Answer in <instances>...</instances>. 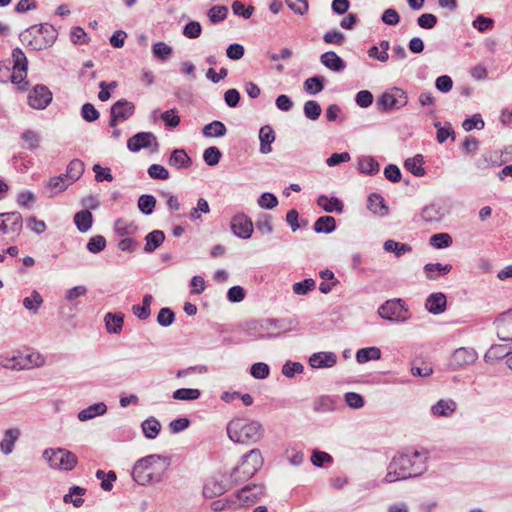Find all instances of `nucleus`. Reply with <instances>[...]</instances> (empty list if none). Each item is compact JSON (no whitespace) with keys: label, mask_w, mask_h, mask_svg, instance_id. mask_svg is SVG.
<instances>
[{"label":"nucleus","mask_w":512,"mask_h":512,"mask_svg":"<svg viewBox=\"0 0 512 512\" xmlns=\"http://www.w3.org/2000/svg\"><path fill=\"white\" fill-rule=\"evenodd\" d=\"M407 103V93L398 87H393L385 91L377 100L378 107L384 111L400 109Z\"/></svg>","instance_id":"8"},{"label":"nucleus","mask_w":512,"mask_h":512,"mask_svg":"<svg viewBox=\"0 0 512 512\" xmlns=\"http://www.w3.org/2000/svg\"><path fill=\"white\" fill-rule=\"evenodd\" d=\"M446 304V296L443 293L438 292L432 293L431 295L428 296L425 302V307L430 313L438 315L445 311Z\"/></svg>","instance_id":"20"},{"label":"nucleus","mask_w":512,"mask_h":512,"mask_svg":"<svg viewBox=\"0 0 512 512\" xmlns=\"http://www.w3.org/2000/svg\"><path fill=\"white\" fill-rule=\"evenodd\" d=\"M107 411V406L103 402H98L93 405L88 406L87 408L81 410L78 413V419L80 421H88L90 419L95 418L96 416H101L105 414Z\"/></svg>","instance_id":"27"},{"label":"nucleus","mask_w":512,"mask_h":512,"mask_svg":"<svg viewBox=\"0 0 512 512\" xmlns=\"http://www.w3.org/2000/svg\"><path fill=\"white\" fill-rule=\"evenodd\" d=\"M227 14V7L219 5L211 7L208 11V17L212 23H218L223 21L227 17Z\"/></svg>","instance_id":"61"},{"label":"nucleus","mask_w":512,"mask_h":512,"mask_svg":"<svg viewBox=\"0 0 512 512\" xmlns=\"http://www.w3.org/2000/svg\"><path fill=\"white\" fill-rule=\"evenodd\" d=\"M478 358V354L475 349L470 347H461L454 351L452 354L450 365L454 370L473 364Z\"/></svg>","instance_id":"14"},{"label":"nucleus","mask_w":512,"mask_h":512,"mask_svg":"<svg viewBox=\"0 0 512 512\" xmlns=\"http://www.w3.org/2000/svg\"><path fill=\"white\" fill-rule=\"evenodd\" d=\"M165 240V234L161 230H153L148 233L145 237V246L144 251L146 253H151L156 250L158 247L162 245Z\"/></svg>","instance_id":"28"},{"label":"nucleus","mask_w":512,"mask_h":512,"mask_svg":"<svg viewBox=\"0 0 512 512\" xmlns=\"http://www.w3.org/2000/svg\"><path fill=\"white\" fill-rule=\"evenodd\" d=\"M337 363V356L333 352H317L310 356L309 364L316 369L331 368Z\"/></svg>","instance_id":"17"},{"label":"nucleus","mask_w":512,"mask_h":512,"mask_svg":"<svg viewBox=\"0 0 512 512\" xmlns=\"http://www.w3.org/2000/svg\"><path fill=\"white\" fill-rule=\"evenodd\" d=\"M321 63L334 72H340L345 69V62L335 52L328 51L321 55Z\"/></svg>","instance_id":"21"},{"label":"nucleus","mask_w":512,"mask_h":512,"mask_svg":"<svg viewBox=\"0 0 512 512\" xmlns=\"http://www.w3.org/2000/svg\"><path fill=\"white\" fill-rule=\"evenodd\" d=\"M135 112V105L126 100L120 99L110 109L109 126L115 128L119 122L126 121Z\"/></svg>","instance_id":"9"},{"label":"nucleus","mask_w":512,"mask_h":512,"mask_svg":"<svg viewBox=\"0 0 512 512\" xmlns=\"http://www.w3.org/2000/svg\"><path fill=\"white\" fill-rule=\"evenodd\" d=\"M168 164L176 169H186L191 166L192 160L184 149H175L169 157Z\"/></svg>","instance_id":"22"},{"label":"nucleus","mask_w":512,"mask_h":512,"mask_svg":"<svg viewBox=\"0 0 512 512\" xmlns=\"http://www.w3.org/2000/svg\"><path fill=\"white\" fill-rule=\"evenodd\" d=\"M498 154V151H490L488 153H485L483 155L484 162H486L487 164H502L512 160V146L505 148V150L501 152V159L499 162L496 161V158H498Z\"/></svg>","instance_id":"41"},{"label":"nucleus","mask_w":512,"mask_h":512,"mask_svg":"<svg viewBox=\"0 0 512 512\" xmlns=\"http://www.w3.org/2000/svg\"><path fill=\"white\" fill-rule=\"evenodd\" d=\"M22 216L18 212L0 214V232L2 234L19 235L22 230Z\"/></svg>","instance_id":"10"},{"label":"nucleus","mask_w":512,"mask_h":512,"mask_svg":"<svg viewBox=\"0 0 512 512\" xmlns=\"http://www.w3.org/2000/svg\"><path fill=\"white\" fill-rule=\"evenodd\" d=\"M259 139H260V152L263 154H267L271 152V144L275 140V133L273 129L269 125H265L261 127L259 131Z\"/></svg>","instance_id":"25"},{"label":"nucleus","mask_w":512,"mask_h":512,"mask_svg":"<svg viewBox=\"0 0 512 512\" xmlns=\"http://www.w3.org/2000/svg\"><path fill=\"white\" fill-rule=\"evenodd\" d=\"M200 395V390L193 388H180L173 392V398L176 400H196Z\"/></svg>","instance_id":"53"},{"label":"nucleus","mask_w":512,"mask_h":512,"mask_svg":"<svg viewBox=\"0 0 512 512\" xmlns=\"http://www.w3.org/2000/svg\"><path fill=\"white\" fill-rule=\"evenodd\" d=\"M358 169L365 174L375 175L379 172V163L371 156L362 157L358 162Z\"/></svg>","instance_id":"42"},{"label":"nucleus","mask_w":512,"mask_h":512,"mask_svg":"<svg viewBox=\"0 0 512 512\" xmlns=\"http://www.w3.org/2000/svg\"><path fill=\"white\" fill-rule=\"evenodd\" d=\"M451 269V264L443 265L441 263H428L424 266V272L429 280H436L437 278L448 274Z\"/></svg>","instance_id":"24"},{"label":"nucleus","mask_w":512,"mask_h":512,"mask_svg":"<svg viewBox=\"0 0 512 512\" xmlns=\"http://www.w3.org/2000/svg\"><path fill=\"white\" fill-rule=\"evenodd\" d=\"M20 437V430L18 428H9L4 433V438L0 442L1 451L5 455L12 453L15 442Z\"/></svg>","instance_id":"23"},{"label":"nucleus","mask_w":512,"mask_h":512,"mask_svg":"<svg viewBox=\"0 0 512 512\" xmlns=\"http://www.w3.org/2000/svg\"><path fill=\"white\" fill-rule=\"evenodd\" d=\"M317 204L323 208L326 212L337 211L341 213L343 211L342 202L336 197H327L326 195H320L317 200Z\"/></svg>","instance_id":"32"},{"label":"nucleus","mask_w":512,"mask_h":512,"mask_svg":"<svg viewBox=\"0 0 512 512\" xmlns=\"http://www.w3.org/2000/svg\"><path fill=\"white\" fill-rule=\"evenodd\" d=\"M175 319V314L170 308H162L160 309L158 316H157V322L160 326L168 327L170 326Z\"/></svg>","instance_id":"62"},{"label":"nucleus","mask_w":512,"mask_h":512,"mask_svg":"<svg viewBox=\"0 0 512 512\" xmlns=\"http://www.w3.org/2000/svg\"><path fill=\"white\" fill-rule=\"evenodd\" d=\"M69 185H71V183L69 182L68 177H65V174L53 177L48 183L50 196L64 191Z\"/></svg>","instance_id":"45"},{"label":"nucleus","mask_w":512,"mask_h":512,"mask_svg":"<svg viewBox=\"0 0 512 512\" xmlns=\"http://www.w3.org/2000/svg\"><path fill=\"white\" fill-rule=\"evenodd\" d=\"M83 172L84 163L79 159H74L68 164L65 177H68L69 182L72 184L80 178Z\"/></svg>","instance_id":"43"},{"label":"nucleus","mask_w":512,"mask_h":512,"mask_svg":"<svg viewBox=\"0 0 512 512\" xmlns=\"http://www.w3.org/2000/svg\"><path fill=\"white\" fill-rule=\"evenodd\" d=\"M303 110H304V115L312 121L317 120L320 117L321 111H322L321 106L315 100L306 101L304 104Z\"/></svg>","instance_id":"54"},{"label":"nucleus","mask_w":512,"mask_h":512,"mask_svg":"<svg viewBox=\"0 0 512 512\" xmlns=\"http://www.w3.org/2000/svg\"><path fill=\"white\" fill-rule=\"evenodd\" d=\"M137 230V227L133 222L126 221L122 218H119L114 223V231L118 236L127 237L134 234Z\"/></svg>","instance_id":"44"},{"label":"nucleus","mask_w":512,"mask_h":512,"mask_svg":"<svg viewBox=\"0 0 512 512\" xmlns=\"http://www.w3.org/2000/svg\"><path fill=\"white\" fill-rule=\"evenodd\" d=\"M43 457L47 460L51 468L61 471H71L78 463L77 456L64 448L45 449Z\"/></svg>","instance_id":"6"},{"label":"nucleus","mask_w":512,"mask_h":512,"mask_svg":"<svg viewBox=\"0 0 512 512\" xmlns=\"http://www.w3.org/2000/svg\"><path fill=\"white\" fill-rule=\"evenodd\" d=\"M74 223L81 233H85L93 224V215L88 210H81L74 215Z\"/></svg>","instance_id":"30"},{"label":"nucleus","mask_w":512,"mask_h":512,"mask_svg":"<svg viewBox=\"0 0 512 512\" xmlns=\"http://www.w3.org/2000/svg\"><path fill=\"white\" fill-rule=\"evenodd\" d=\"M324 78L321 76H313L305 80L304 89L309 94H317L323 90Z\"/></svg>","instance_id":"51"},{"label":"nucleus","mask_w":512,"mask_h":512,"mask_svg":"<svg viewBox=\"0 0 512 512\" xmlns=\"http://www.w3.org/2000/svg\"><path fill=\"white\" fill-rule=\"evenodd\" d=\"M152 53L154 57L161 61H166L170 58L173 53V49L171 46L167 45L164 42H156L152 46Z\"/></svg>","instance_id":"50"},{"label":"nucleus","mask_w":512,"mask_h":512,"mask_svg":"<svg viewBox=\"0 0 512 512\" xmlns=\"http://www.w3.org/2000/svg\"><path fill=\"white\" fill-rule=\"evenodd\" d=\"M202 133L205 137H223L227 133L226 126L215 120L203 127Z\"/></svg>","instance_id":"40"},{"label":"nucleus","mask_w":512,"mask_h":512,"mask_svg":"<svg viewBox=\"0 0 512 512\" xmlns=\"http://www.w3.org/2000/svg\"><path fill=\"white\" fill-rule=\"evenodd\" d=\"M427 459L428 451L426 449L407 447L403 452L394 456L389 463L384 478L385 482L393 483L421 475L427 468Z\"/></svg>","instance_id":"1"},{"label":"nucleus","mask_w":512,"mask_h":512,"mask_svg":"<svg viewBox=\"0 0 512 512\" xmlns=\"http://www.w3.org/2000/svg\"><path fill=\"white\" fill-rule=\"evenodd\" d=\"M57 38V32L50 24L31 26L20 34L21 42L34 51L50 47Z\"/></svg>","instance_id":"4"},{"label":"nucleus","mask_w":512,"mask_h":512,"mask_svg":"<svg viewBox=\"0 0 512 512\" xmlns=\"http://www.w3.org/2000/svg\"><path fill=\"white\" fill-rule=\"evenodd\" d=\"M221 156L222 154L220 150L215 146L206 148L203 153V159L209 166L217 165L221 159Z\"/></svg>","instance_id":"57"},{"label":"nucleus","mask_w":512,"mask_h":512,"mask_svg":"<svg viewBox=\"0 0 512 512\" xmlns=\"http://www.w3.org/2000/svg\"><path fill=\"white\" fill-rule=\"evenodd\" d=\"M336 407V401L330 396H320L314 401L313 409L318 413L333 411Z\"/></svg>","instance_id":"46"},{"label":"nucleus","mask_w":512,"mask_h":512,"mask_svg":"<svg viewBox=\"0 0 512 512\" xmlns=\"http://www.w3.org/2000/svg\"><path fill=\"white\" fill-rule=\"evenodd\" d=\"M42 304L43 298L36 290H33L30 296L23 299V306L34 314L38 312Z\"/></svg>","instance_id":"47"},{"label":"nucleus","mask_w":512,"mask_h":512,"mask_svg":"<svg viewBox=\"0 0 512 512\" xmlns=\"http://www.w3.org/2000/svg\"><path fill=\"white\" fill-rule=\"evenodd\" d=\"M167 465L164 457L155 454L148 455L134 464L133 480L139 485L158 483L162 480Z\"/></svg>","instance_id":"2"},{"label":"nucleus","mask_w":512,"mask_h":512,"mask_svg":"<svg viewBox=\"0 0 512 512\" xmlns=\"http://www.w3.org/2000/svg\"><path fill=\"white\" fill-rule=\"evenodd\" d=\"M155 206L156 198L152 195L144 194L141 195L138 199V208L145 215L152 214Z\"/></svg>","instance_id":"52"},{"label":"nucleus","mask_w":512,"mask_h":512,"mask_svg":"<svg viewBox=\"0 0 512 512\" xmlns=\"http://www.w3.org/2000/svg\"><path fill=\"white\" fill-rule=\"evenodd\" d=\"M153 144L158 147L156 136L152 132H139L128 139L127 148L131 152H138L141 149L151 147Z\"/></svg>","instance_id":"15"},{"label":"nucleus","mask_w":512,"mask_h":512,"mask_svg":"<svg viewBox=\"0 0 512 512\" xmlns=\"http://www.w3.org/2000/svg\"><path fill=\"white\" fill-rule=\"evenodd\" d=\"M313 229L316 233H331L336 229V221L332 216H321L314 223Z\"/></svg>","instance_id":"34"},{"label":"nucleus","mask_w":512,"mask_h":512,"mask_svg":"<svg viewBox=\"0 0 512 512\" xmlns=\"http://www.w3.org/2000/svg\"><path fill=\"white\" fill-rule=\"evenodd\" d=\"M457 409V403L452 399H440L431 407V413L436 417H450Z\"/></svg>","instance_id":"19"},{"label":"nucleus","mask_w":512,"mask_h":512,"mask_svg":"<svg viewBox=\"0 0 512 512\" xmlns=\"http://www.w3.org/2000/svg\"><path fill=\"white\" fill-rule=\"evenodd\" d=\"M96 478L101 480V488L104 491H110L113 488L112 483L116 480V474L114 471L105 473L103 470H97Z\"/></svg>","instance_id":"55"},{"label":"nucleus","mask_w":512,"mask_h":512,"mask_svg":"<svg viewBox=\"0 0 512 512\" xmlns=\"http://www.w3.org/2000/svg\"><path fill=\"white\" fill-rule=\"evenodd\" d=\"M264 494V486L261 484H250L234 493L236 500L239 502V508L249 506L260 499Z\"/></svg>","instance_id":"11"},{"label":"nucleus","mask_w":512,"mask_h":512,"mask_svg":"<svg viewBox=\"0 0 512 512\" xmlns=\"http://www.w3.org/2000/svg\"><path fill=\"white\" fill-rule=\"evenodd\" d=\"M231 230L241 239H249L253 233L252 220L244 213L236 214L231 220Z\"/></svg>","instance_id":"13"},{"label":"nucleus","mask_w":512,"mask_h":512,"mask_svg":"<svg viewBox=\"0 0 512 512\" xmlns=\"http://www.w3.org/2000/svg\"><path fill=\"white\" fill-rule=\"evenodd\" d=\"M430 244L437 249L446 248L452 244V237L447 233H437L430 237Z\"/></svg>","instance_id":"56"},{"label":"nucleus","mask_w":512,"mask_h":512,"mask_svg":"<svg viewBox=\"0 0 512 512\" xmlns=\"http://www.w3.org/2000/svg\"><path fill=\"white\" fill-rule=\"evenodd\" d=\"M229 489L221 479L212 477L206 481L203 487V495L205 498H214L224 494Z\"/></svg>","instance_id":"18"},{"label":"nucleus","mask_w":512,"mask_h":512,"mask_svg":"<svg viewBox=\"0 0 512 512\" xmlns=\"http://www.w3.org/2000/svg\"><path fill=\"white\" fill-rule=\"evenodd\" d=\"M86 247L89 252L97 254L105 249L106 239L102 235H95L89 239Z\"/></svg>","instance_id":"58"},{"label":"nucleus","mask_w":512,"mask_h":512,"mask_svg":"<svg viewBox=\"0 0 512 512\" xmlns=\"http://www.w3.org/2000/svg\"><path fill=\"white\" fill-rule=\"evenodd\" d=\"M381 351L378 347L361 348L356 352V360L358 363H366L371 360H379Z\"/></svg>","instance_id":"37"},{"label":"nucleus","mask_w":512,"mask_h":512,"mask_svg":"<svg viewBox=\"0 0 512 512\" xmlns=\"http://www.w3.org/2000/svg\"><path fill=\"white\" fill-rule=\"evenodd\" d=\"M424 159L421 154H418L412 158H408L404 162V167L410 173L416 177H422L425 175V169L423 168Z\"/></svg>","instance_id":"31"},{"label":"nucleus","mask_w":512,"mask_h":512,"mask_svg":"<svg viewBox=\"0 0 512 512\" xmlns=\"http://www.w3.org/2000/svg\"><path fill=\"white\" fill-rule=\"evenodd\" d=\"M106 329L109 333L117 334L122 330L124 314L122 312L107 313L104 318Z\"/></svg>","instance_id":"26"},{"label":"nucleus","mask_w":512,"mask_h":512,"mask_svg":"<svg viewBox=\"0 0 512 512\" xmlns=\"http://www.w3.org/2000/svg\"><path fill=\"white\" fill-rule=\"evenodd\" d=\"M141 428L146 438L155 439L161 430V424L156 418L150 417L142 422Z\"/></svg>","instance_id":"35"},{"label":"nucleus","mask_w":512,"mask_h":512,"mask_svg":"<svg viewBox=\"0 0 512 512\" xmlns=\"http://www.w3.org/2000/svg\"><path fill=\"white\" fill-rule=\"evenodd\" d=\"M12 58H13V68L15 70H27V57L25 56L24 52L20 48H15L12 51Z\"/></svg>","instance_id":"59"},{"label":"nucleus","mask_w":512,"mask_h":512,"mask_svg":"<svg viewBox=\"0 0 512 512\" xmlns=\"http://www.w3.org/2000/svg\"><path fill=\"white\" fill-rule=\"evenodd\" d=\"M443 216V209L435 204L424 207L421 212L422 219L427 223L438 222L443 218Z\"/></svg>","instance_id":"33"},{"label":"nucleus","mask_w":512,"mask_h":512,"mask_svg":"<svg viewBox=\"0 0 512 512\" xmlns=\"http://www.w3.org/2000/svg\"><path fill=\"white\" fill-rule=\"evenodd\" d=\"M315 288V281L312 278H306L303 281L293 284V292L296 295H306Z\"/></svg>","instance_id":"60"},{"label":"nucleus","mask_w":512,"mask_h":512,"mask_svg":"<svg viewBox=\"0 0 512 512\" xmlns=\"http://www.w3.org/2000/svg\"><path fill=\"white\" fill-rule=\"evenodd\" d=\"M509 355L507 347L503 345H492L485 353L484 359L486 362H493L502 359Z\"/></svg>","instance_id":"49"},{"label":"nucleus","mask_w":512,"mask_h":512,"mask_svg":"<svg viewBox=\"0 0 512 512\" xmlns=\"http://www.w3.org/2000/svg\"><path fill=\"white\" fill-rule=\"evenodd\" d=\"M263 462L264 459L259 449H252L244 454L240 464L230 474L232 484L237 485L252 478L262 467Z\"/></svg>","instance_id":"5"},{"label":"nucleus","mask_w":512,"mask_h":512,"mask_svg":"<svg viewBox=\"0 0 512 512\" xmlns=\"http://www.w3.org/2000/svg\"><path fill=\"white\" fill-rule=\"evenodd\" d=\"M257 203L263 209H273L278 205V199L274 194L265 192L258 198Z\"/></svg>","instance_id":"63"},{"label":"nucleus","mask_w":512,"mask_h":512,"mask_svg":"<svg viewBox=\"0 0 512 512\" xmlns=\"http://www.w3.org/2000/svg\"><path fill=\"white\" fill-rule=\"evenodd\" d=\"M239 508V502L236 500L235 495L232 494L231 496L219 499L216 501H213L211 503V509L214 511H222L224 509H238Z\"/></svg>","instance_id":"48"},{"label":"nucleus","mask_w":512,"mask_h":512,"mask_svg":"<svg viewBox=\"0 0 512 512\" xmlns=\"http://www.w3.org/2000/svg\"><path fill=\"white\" fill-rule=\"evenodd\" d=\"M23 144L22 147L28 150H36L40 147L41 136L38 132L27 129L20 136Z\"/></svg>","instance_id":"29"},{"label":"nucleus","mask_w":512,"mask_h":512,"mask_svg":"<svg viewBox=\"0 0 512 512\" xmlns=\"http://www.w3.org/2000/svg\"><path fill=\"white\" fill-rule=\"evenodd\" d=\"M153 301V297L150 294H146L143 297L142 305H133L132 312L140 320H146L150 317L151 310L150 306Z\"/></svg>","instance_id":"36"},{"label":"nucleus","mask_w":512,"mask_h":512,"mask_svg":"<svg viewBox=\"0 0 512 512\" xmlns=\"http://www.w3.org/2000/svg\"><path fill=\"white\" fill-rule=\"evenodd\" d=\"M383 248L386 252L394 253L396 257H401L412 250L410 245L391 239L384 242Z\"/></svg>","instance_id":"39"},{"label":"nucleus","mask_w":512,"mask_h":512,"mask_svg":"<svg viewBox=\"0 0 512 512\" xmlns=\"http://www.w3.org/2000/svg\"><path fill=\"white\" fill-rule=\"evenodd\" d=\"M367 207L375 214L385 215L388 213V208L384 203L383 197L376 193L369 196Z\"/></svg>","instance_id":"38"},{"label":"nucleus","mask_w":512,"mask_h":512,"mask_svg":"<svg viewBox=\"0 0 512 512\" xmlns=\"http://www.w3.org/2000/svg\"><path fill=\"white\" fill-rule=\"evenodd\" d=\"M251 375L256 379H265L269 376L270 368L264 362H258L251 366Z\"/></svg>","instance_id":"64"},{"label":"nucleus","mask_w":512,"mask_h":512,"mask_svg":"<svg viewBox=\"0 0 512 512\" xmlns=\"http://www.w3.org/2000/svg\"><path fill=\"white\" fill-rule=\"evenodd\" d=\"M52 100V93L45 85H36L28 95V103L34 109H45Z\"/></svg>","instance_id":"12"},{"label":"nucleus","mask_w":512,"mask_h":512,"mask_svg":"<svg viewBox=\"0 0 512 512\" xmlns=\"http://www.w3.org/2000/svg\"><path fill=\"white\" fill-rule=\"evenodd\" d=\"M381 318L391 322H405L410 317V311L402 299H392L386 301L378 309Z\"/></svg>","instance_id":"7"},{"label":"nucleus","mask_w":512,"mask_h":512,"mask_svg":"<svg viewBox=\"0 0 512 512\" xmlns=\"http://www.w3.org/2000/svg\"><path fill=\"white\" fill-rule=\"evenodd\" d=\"M227 434L235 443L251 445L263 437L264 429L258 421L236 418L228 423Z\"/></svg>","instance_id":"3"},{"label":"nucleus","mask_w":512,"mask_h":512,"mask_svg":"<svg viewBox=\"0 0 512 512\" xmlns=\"http://www.w3.org/2000/svg\"><path fill=\"white\" fill-rule=\"evenodd\" d=\"M497 336L502 341H512V309L501 314L495 321Z\"/></svg>","instance_id":"16"}]
</instances>
